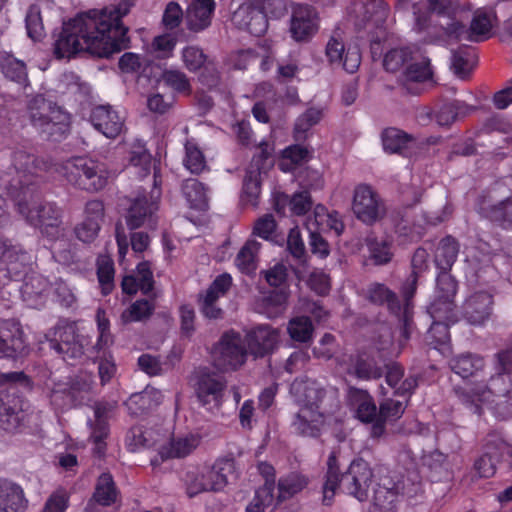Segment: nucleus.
I'll use <instances>...</instances> for the list:
<instances>
[{
    "instance_id": "nucleus-1",
    "label": "nucleus",
    "mask_w": 512,
    "mask_h": 512,
    "mask_svg": "<svg viewBox=\"0 0 512 512\" xmlns=\"http://www.w3.org/2000/svg\"><path fill=\"white\" fill-rule=\"evenodd\" d=\"M130 0L90 9L64 22L54 42L57 59L71 58L87 52L98 58H109L129 47L128 28L122 19L132 7Z\"/></svg>"
},
{
    "instance_id": "nucleus-2",
    "label": "nucleus",
    "mask_w": 512,
    "mask_h": 512,
    "mask_svg": "<svg viewBox=\"0 0 512 512\" xmlns=\"http://www.w3.org/2000/svg\"><path fill=\"white\" fill-rule=\"evenodd\" d=\"M13 170L17 179L5 186L6 193L15 202V206L25 221L50 239H57L62 225V209L55 203L40 201L41 172L46 171L48 163L34 154L17 150L12 155Z\"/></svg>"
},
{
    "instance_id": "nucleus-3",
    "label": "nucleus",
    "mask_w": 512,
    "mask_h": 512,
    "mask_svg": "<svg viewBox=\"0 0 512 512\" xmlns=\"http://www.w3.org/2000/svg\"><path fill=\"white\" fill-rule=\"evenodd\" d=\"M426 10L424 4L415 6L417 18L414 32L424 43L445 45L457 40L479 43L492 37V17L482 9L475 11L469 27L457 18V13L446 18L443 26L435 25L430 21Z\"/></svg>"
},
{
    "instance_id": "nucleus-4",
    "label": "nucleus",
    "mask_w": 512,
    "mask_h": 512,
    "mask_svg": "<svg viewBox=\"0 0 512 512\" xmlns=\"http://www.w3.org/2000/svg\"><path fill=\"white\" fill-rule=\"evenodd\" d=\"M373 477L372 469L367 461L362 458L354 459L348 469L340 472L338 458L335 452L330 453L327 459V471L322 486V504L332 505L337 489L340 485L349 495L359 501L368 499V490Z\"/></svg>"
},
{
    "instance_id": "nucleus-5",
    "label": "nucleus",
    "mask_w": 512,
    "mask_h": 512,
    "mask_svg": "<svg viewBox=\"0 0 512 512\" xmlns=\"http://www.w3.org/2000/svg\"><path fill=\"white\" fill-rule=\"evenodd\" d=\"M63 174L74 188L89 193L103 190L110 178L106 163L87 156L67 160L63 165Z\"/></svg>"
},
{
    "instance_id": "nucleus-6",
    "label": "nucleus",
    "mask_w": 512,
    "mask_h": 512,
    "mask_svg": "<svg viewBox=\"0 0 512 512\" xmlns=\"http://www.w3.org/2000/svg\"><path fill=\"white\" fill-rule=\"evenodd\" d=\"M28 110L32 125L50 137H62L70 131L71 115L43 95L34 96Z\"/></svg>"
},
{
    "instance_id": "nucleus-7",
    "label": "nucleus",
    "mask_w": 512,
    "mask_h": 512,
    "mask_svg": "<svg viewBox=\"0 0 512 512\" xmlns=\"http://www.w3.org/2000/svg\"><path fill=\"white\" fill-rule=\"evenodd\" d=\"M45 336L50 349L66 362L79 359L84 354L83 343L77 334L76 324L73 322L60 320Z\"/></svg>"
},
{
    "instance_id": "nucleus-8",
    "label": "nucleus",
    "mask_w": 512,
    "mask_h": 512,
    "mask_svg": "<svg viewBox=\"0 0 512 512\" xmlns=\"http://www.w3.org/2000/svg\"><path fill=\"white\" fill-rule=\"evenodd\" d=\"M24 420V399L16 385L0 389V427L16 431Z\"/></svg>"
},
{
    "instance_id": "nucleus-9",
    "label": "nucleus",
    "mask_w": 512,
    "mask_h": 512,
    "mask_svg": "<svg viewBox=\"0 0 512 512\" xmlns=\"http://www.w3.org/2000/svg\"><path fill=\"white\" fill-rule=\"evenodd\" d=\"M319 30L317 10L308 4H298L292 10L289 33L298 43L309 42Z\"/></svg>"
},
{
    "instance_id": "nucleus-10",
    "label": "nucleus",
    "mask_w": 512,
    "mask_h": 512,
    "mask_svg": "<svg viewBox=\"0 0 512 512\" xmlns=\"http://www.w3.org/2000/svg\"><path fill=\"white\" fill-rule=\"evenodd\" d=\"M27 342L22 326L14 319H0V359L16 360L23 356Z\"/></svg>"
},
{
    "instance_id": "nucleus-11",
    "label": "nucleus",
    "mask_w": 512,
    "mask_h": 512,
    "mask_svg": "<svg viewBox=\"0 0 512 512\" xmlns=\"http://www.w3.org/2000/svg\"><path fill=\"white\" fill-rule=\"evenodd\" d=\"M88 121L97 132L108 139L117 138L125 127L124 117L110 104L93 106Z\"/></svg>"
},
{
    "instance_id": "nucleus-12",
    "label": "nucleus",
    "mask_w": 512,
    "mask_h": 512,
    "mask_svg": "<svg viewBox=\"0 0 512 512\" xmlns=\"http://www.w3.org/2000/svg\"><path fill=\"white\" fill-rule=\"evenodd\" d=\"M352 210L361 222L372 225L383 213L381 199L369 185H359L355 188Z\"/></svg>"
},
{
    "instance_id": "nucleus-13",
    "label": "nucleus",
    "mask_w": 512,
    "mask_h": 512,
    "mask_svg": "<svg viewBox=\"0 0 512 512\" xmlns=\"http://www.w3.org/2000/svg\"><path fill=\"white\" fill-rule=\"evenodd\" d=\"M458 0H397L396 9L408 11L412 10L414 22L412 30L416 24L417 15L415 13V6L424 4L430 21L435 25L443 26L446 23V18L451 17L452 14L458 13Z\"/></svg>"
},
{
    "instance_id": "nucleus-14",
    "label": "nucleus",
    "mask_w": 512,
    "mask_h": 512,
    "mask_svg": "<svg viewBox=\"0 0 512 512\" xmlns=\"http://www.w3.org/2000/svg\"><path fill=\"white\" fill-rule=\"evenodd\" d=\"M104 216L105 206L102 200L87 201L84 206L83 220L75 227L77 239L84 243H92L98 237Z\"/></svg>"
},
{
    "instance_id": "nucleus-15",
    "label": "nucleus",
    "mask_w": 512,
    "mask_h": 512,
    "mask_svg": "<svg viewBox=\"0 0 512 512\" xmlns=\"http://www.w3.org/2000/svg\"><path fill=\"white\" fill-rule=\"evenodd\" d=\"M112 405L108 402H96L93 407L94 420L88 419L90 428V439L95 445L94 454L99 457L105 455L107 449L106 439L110 434L109 413Z\"/></svg>"
},
{
    "instance_id": "nucleus-16",
    "label": "nucleus",
    "mask_w": 512,
    "mask_h": 512,
    "mask_svg": "<svg viewBox=\"0 0 512 512\" xmlns=\"http://www.w3.org/2000/svg\"><path fill=\"white\" fill-rule=\"evenodd\" d=\"M326 422V415L318 409L300 407L293 416L291 431L300 437L318 438Z\"/></svg>"
},
{
    "instance_id": "nucleus-17",
    "label": "nucleus",
    "mask_w": 512,
    "mask_h": 512,
    "mask_svg": "<svg viewBox=\"0 0 512 512\" xmlns=\"http://www.w3.org/2000/svg\"><path fill=\"white\" fill-rule=\"evenodd\" d=\"M221 365L225 369L235 370L242 366L247 359V349L243 345L241 335L234 330L225 332L220 339Z\"/></svg>"
},
{
    "instance_id": "nucleus-18",
    "label": "nucleus",
    "mask_w": 512,
    "mask_h": 512,
    "mask_svg": "<svg viewBox=\"0 0 512 512\" xmlns=\"http://www.w3.org/2000/svg\"><path fill=\"white\" fill-rule=\"evenodd\" d=\"M419 276L410 273L406 281L402 284L401 294L403 297V305H401L400 313V346H403L411 338L414 330L413 323V303L412 300L417 291Z\"/></svg>"
},
{
    "instance_id": "nucleus-19",
    "label": "nucleus",
    "mask_w": 512,
    "mask_h": 512,
    "mask_svg": "<svg viewBox=\"0 0 512 512\" xmlns=\"http://www.w3.org/2000/svg\"><path fill=\"white\" fill-rule=\"evenodd\" d=\"M290 393L300 407L320 410L326 390L316 380L305 377L292 382Z\"/></svg>"
},
{
    "instance_id": "nucleus-20",
    "label": "nucleus",
    "mask_w": 512,
    "mask_h": 512,
    "mask_svg": "<svg viewBox=\"0 0 512 512\" xmlns=\"http://www.w3.org/2000/svg\"><path fill=\"white\" fill-rule=\"evenodd\" d=\"M279 333L269 325H259L246 335L248 351L255 358L271 354L277 346Z\"/></svg>"
},
{
    "instance_id": "nucleus-21",
    "label": "nucleus",
    "mask_w": 512,
    "mask_h": 512,
    "mask_svg": "<svg viewBox=\"0 0 512 512\" xmlns=\"http://www.w3.org/2000/svg\"><path fill=\"white\" fill-rule=\"evenodd\" d=\"M202 471L207 491L220 492L236 473V462L233 458H218L211 466H204Z\"/></svg>"
},
{
    "instance_id": "nucleus-22",
    "label": "nucleus",
    "mask_w": 512,
    "mask_h": 512,
    "mask_svg": "<svg viewBox=\"0 0 512 512\" xmlns=\"http://www.w3.org/2000/svg\"><path fill=\"white\" fill-rule=\"evenodd\" d=\"M226 382L216 374H202L197 382L196 395L203 406L219 408L223 401Z\"/></svg>"
},
{
    "instance_id": "nucleus-23",
    "label": "nucleus",
    "mask_w": 512,
    "mask_h": 512,
    "mask_svg": "<svg viewBox=\"0 0 512 512\" xmlns=\"http://www.w3.org/2000/svg\"><path fill=\"white\" fill-rule=\"evenodd\" d=\"M493 296L485 291L472 294L464 303L462 315L471 325H482L492 313Z\"/></svg>"
},
{
    "instance_id": "nucleus-24",
    "label": "nucleus",
    "mask_w": 512,
    "mask_h": 512,
    "mask_svg": "<svg viewBox=\"0 0 512 512\" xmlns=\"http://www.w3.org/2000/svg\"><path fill=\"white\" fill-rule=\"evenodd\" d=\"M199 443V437L193 434L173 437L167 444L160 447L158 457L151 459L150 464L152 467H156L168 459L184 458L191 454L198 447Z\"/></svg>"
},
{
    "instance_id": "nucleus-25",
    "label": "nucleus",
    "mask_w": 512,
    "mask_h": 512,
    "mask_svg": "<svg viewBox=\"0 0 512 512\" xmlns=\"http://www.w3.org/2000/svg\"><path fill=\"white\" fill-rule=\"evenodd\" d=\"M158 201L152 196L139 195L131 200L125 216L130 230L142 227L158 210Z\"/></svg>"
},
{
    "instance_id": "nucleus-26",
    "label": "nucleus",
    "mask_w": 512,
    "mask_h": 512,
    "mask_svg": "<svg viewBox=\"0 0 512 512\" xmlns=\"http://www.w3.org/2000/svg\"><path fill=\"white\" fill-rule=\"evenodd\" d=\"M216 9L215 0H192L185 13L188 30L198 33L207 29Z\"/></svg>"
},
{
    "instance_id": "nucleus-27",
    "label": "nucleus",
    "mask_w": 512,
    "mask_h": 512,
    "mask_svg": "<svg viewBox=\"0 0 512 512\" xmlns=\"http://www.w3.org/2000/svg\"><path fill=\"white\" fill-rule=\"evenodd\" d=\"M383 149L389 154L410 157L416 146L413 135L395 127L385 128L381 133Z\"/></svg>"
},
{
    "instance_id": "nucleus-28",
    "label": "nucleus",
    "mask_w": 512,
    "mask_h": 512,
    "mask_svg": "<svg viewBox=\"0 0 512 512\" xmlns=\"http://www.w3.org/2000/svg\"><path fill=\"white\" fill-rule=\"evenodd\" d=\"M478 212L499 227L512 230V195L496 203L483 198L478 204Z\"/></svg>"
},
{
    "instance_id": "nucleus-29",
    "label": "nucleus",
    "mask_w": 512,
    "mask_h": 512,
    "mask_svg": "<svg viewBox=\"0 0 512 512\" xmlns=\"http://www.w3.org/2000/svg\"><path fill=\"white\" fill-rule=\"evenodd\" d=\"M28 500L22 487L5 478H0V512H25Z\"/></svg>"
},
{
    "instance_id": "nucleus-30",
    "label": "nucleus",
    "mask_w": 512,
    "mask_h": 512,
    "mask_svg": "<svg viewBox=\"0 0 512 512\" xmlns=\"http://www.w3.org/2000/svg\"><path fill=\"white\" fill-rule=\"evenodd\" d=\"M348 401L356 407V417L363 423L374 425L378 419V410L373 397L368 391L356 387H349Z\"/></svg>"
},
{
    "instance_id": "nucleus-31",
    "label": "nucleus",
    "mask_w": 512,
    "mask_h": 512,
    "mask_svg": "<svg viewBox=\"0 0 512 512\" xmlns=\"http://www.w3.org/2000/svg\"><path fill=\"white\" fill-rule=\"evenodd\" d=\"M248 6H239L232 15L233 24L240 30L247 31L253 36L259 37L266 33L268 29V20L266 14H263L259 4L255 7L254 14L251 16V22H245L249 14Z\"/></svg>"
},
{
    "instance_id": "nucleus-32",
    "label": "nucleus",
    "mask_w": 512,
    "mask_h": 512,
    "mask_svg": "<svg viewBox=\"0 0 512 512\" xmlns=\"http://www.w3.org/2000/svg\"><path fill=\"white\" fill-rule=\"evenodd\" d=\"M407 402L395 400L393 398L384 399L378 410V419L371 426L370 434L373 438H380L386 431L387 421H396L403 415Z\"/></svg>"
},
{
    "instance_id": "nucleus-33",
    "label": "nucleus",
    "mask_w": 512,
    "mask_h": 512,
    "mask_svg": "<svg viewBox=\"0 0 512 512\" xmlns=\"http://www.w3.org/2000/svg\"><path fill=\"white\" fill-rule=\"evenodd\" d=\"M118 495L113 476L109 472H104L98 477L94 492L88 500V510L94 512L96 502L102 507H109L117 501Z\"/></svg>"
},
{
    "instance_id": "nucleus-34",
    "label": "nucleus",
    "mask_w": 512,
    "mask_h": 512,
    "mask_svg": "<svg viewBox=\"0 0 512 512\" xmlns=\"http://www.w3.org/2000/svg\"><path fill=\"white\" fill-rule=\"evenodd\" d=\"M163 401V394L160 390L146 387L139 393L132 394L126 402L129 414L142 416L158 407Z\"/></svg>"
},
{
    "instance_id": "nucleus-35",
    "label": "nucleus",
    "mask_w": 512,
    "mask_h": 512,
    "mask_svg": "<svg viewBox=\"0 0 512 512\" xmlns=\"http://www.w3.org/2000/svg\"><path fill=\"white\" fill-rule=\"evenodd\" d=\"M367 299L372 304L387 306L390 313L400 316L401 302L397 294L383 283L374 282L367 288Z\"/></svg>"
},
{
    "instance_id": "nucleus-36",
    "label": "nucleus",
    "mask_w": 512,
    "mask_h": 512,
    "mask_svg": "<svg viewBox=\"0 0 512 512\" xmlns=\"http://www.w3.org/2000/svg\"><path fill=\"white\" fill-rule=\"evenodd\" d=\"M399 491L397 484L390 477H383L373 491V504L380 511H392L396 507Z\"/></svg>"
},
{
    "instance_id": "nucleus-37",
    "label": "nucleus",
    "mask_w": 512,
    "mask_h": 512,
    "mask_svg": "<svg viewBox=\"0 0 512 512\" xmlns=\"http://www.w3.org/2000/svg\"><path fill=\"white\" fill-rule=\"evenodd\" d=\"M262 244L255 239H248L237 253L234 264L245 275L256 273L259 263V252Z\"/></svg>"
},
{
    "instance_id": "nucleus-38",
    "label": "nucleus",
    "mask_w": 512,
    "mask_h": 512,
    "mask_svg": "<svg viewBox=\"0 0 512 512\" xmlns=\"http://www.w3.org/2000/svg\"><path fill=\"white\" fill-rule=\"evenodd\" d=\"M449 365L455 374L467 379L476 377L483 370L485 360L478 354L467 352L454 356Z\"/></svg>"
},
{
    "instance_id": "nucleus-39",
    "label": "nucleus",
    "mask_w": 512,
    "mask_h": 512,
    "mask_svg": "<svg viewBox=\"0 0 512 512\" xmlns=\"http://www.w3.org/2000/svg\"><path fill=\"white\" fill-rule=\"evenodd\" d=\"M433 71L430 59L417 48L413 60L409 61L403 70V78L407 82L423 83L431 80Z\"/></svg>"
},
{
    "instance_id": "nucleus-40",
    "label": "nucleus",
    "mask_w": 512,
    "mask_h": 512,
    "mask_svg": "<svg viewBox=\"0 0 512 512\" xmlns=\"http://www.w3.org/2000/svg\"><path fill=\"white\" fill-rule=\"evenodd\" d=\"M146 297L137 299L121 313L120 319L123 324L142 322L151 318L156 309V295L150 294Z\"/></svg>"
},
{
    "instance_id": "nucleus-41",
    "label": "nucleus",
    "mask_w": 512,
    "mask_h": 512,
    "mask_svg": "<svg viewBox=\"0 0 512 512\" xmlns=\"http://www.w3.org/2000/svg\"><path fill=\"white\" fill-rule=\"evenodd\" d=\"M459 253L458 241L448 235L440 240L436 253L435 264L439 271H450Z\"/></svg>"
},
{
    "instance_id": "nucleus-42",
    "label": "nucleus",
    "mask_w": 512,
    "mask_h": 512,
    "mask_svg": "<svg viewBox=\"0 0 512 512\" xmlns=\"http://www.w3.org/2000/svg\"><path fill=\"white\" fill-rule=\"evenodd\" d=\"M473 108L463 101L453 100L442 104L434 113L435 121L439 126L449 127L459 118L470 113Z\"/></svg>"
},
{
    "instance_id": "nucleus-43",
    "label": "nucleus",
    "mask_w": 512,
    "mask_h": 512,
    "mask_svg": "<svg viewBox=\"0 0 512 512\" xmlns=\"http://www.w3.org/2000/svg\"><path fill=\"white\" fill-rule=\"evenodd\" d=\"M476 63L477 53L471 46H461L452 54V68L460 79L468 78Z\"/></svg>"
},
{
    "instance_id": "nucleus-44",
    "label": "nucleus",
    "mask_w": 512,
    "mask_h": 512,
    "mask_svg": "<svg viewBox=\"0 0 512 512\" xmlns=\"http://www.w3.org/2000/svg\"><path fill=\"white\" fill-rule=\"evenodd\" d=\"M355 376L362 380L379 379L384 369L380 362L371 353H359L353 365Z\"/></svg>"
},
{
    "instance_id": "nucleus-45",
    "label": "nucleus",
    "mask_w": 512,
    "mask_h": 512,
    "mask_svg": "<svg viewBox=\"0 0 512 512\" xmlns=\"http://www.w3.org/2000/svg\"><path fill=\"white\" fill-rule=\"evenodd\" d=\"M261 194V174L257 169H247L243 180L241 202L256 207Z\"/></svg>"
},
{
    "instance_id": "nucleus-46",
    "label": "nucleus",
    "mask_w": 512,
    "mask_h": 512,
    "mask_svg": "<svg viewBox=\"0 0 512 512\" xmlns=\"http://www.w3.org/2000/svg\"><path fill=\"white\" fill-rule=\"evenodd\" d=\"M308 485V479L299 473H290L278 481L276 504L292 498Z\"/></svg>"
},
{
    "instance_id": "nucleus-47",
    "label": "nucleus",
    "mask_w": 512,
    "mask_h": 512,
    "mask_svg": "<svg viewBox=\"0 0 512 512\" xmlns=\"http://www.w3.org/2000/svg\"><path fill=\"white\" fill-rule=\"evenodd\" d=\"M96 267V274L101 288V294L103 296H108L114 289V261L108 255H99L96 261Z\"/></svg>"
},
{
    "instance_id": "nucleus-48",
    "label": "nucleus",
    "mask_w": 512,
    "mask_h": 512,
    "mask_svg": "<svg viewBox=\"0 0 512 512\" xmlns=\"http://www.w3.org/2000/svg\"><path fill=\"white\" fill-rule=\"evenodd\" d=\"M310 158L311 152L307 147L300 144H293L286 147L281 152V160L278 165L281 171L290 172L297 165L309 161Z\"/></svg>"
},
{
    "instance_id": "nucleus-49",
    "label": "nucleus",
    "mask_w": 512,
    "mask_h": 512,
    "mask_svg": "<svg viewBox=\"0 0 512 512\" xmlns=\"http://www.w3.org/2000/svg\"><path fill=\"white\" fill-rule=\"evenodd\" d=\"M416 47L404 46L389 50L383 59V67L388 72H397L405 69L408 62L413 60Z\"/></svg>"
},
{
    "instance_id": "nucleus-50",
    "label": "nucleus",
    "mask_w": 512,
    "mask_h": 512,
    "mask_svg": "<svg viewBox=\"0 0 512 512\" xmlns=\"http://www.w3.org/2000/svg\"><path fill=\"white\" fill-rule=\"evenodd\" d=\"M361 9L364 12L363 25L357 23L356 25L366 28L370 23L374 26L379 27L382 25L389 14V5L383 0H374L361 5Z\"/></svg>"
},
{
    "instance_id": "nucleus-51",
    "label": "nucleus",
    "mask_w": 512,
    "mask_h": 512,
    "mask_svg": "<svg viewBox=\"0 0 512 512\" xmlns=\"http://www.w3.org/2000/svg\"><path fill=\"white\" fill-rule=\"evenodd\" d=\"M183 194L193 209L205 210L208 206L207 189L197 179H189L185 182Z\"/></svg>"
},
{
    "instance_id": "nucleus-52",
    "label": "nucleus",
    "mask_w": 512,
    "mask_h": 512,
    "mask_svg": "<svg viewBox=\"0 0 512 512\" xmlns=\"http://www.w3.org/2000/svg\"><path fill=\"white\" fill-rule=\"evenodd\" d=\"M0 68L7 79L18 84H26L28 82L26 64L22 60L12 55H7L1 60Z\"/></svg>"
},
{
    "instance_id": "nucleus-53",
    "label": "nucleus",
    "mask_w": 512,
    "mask_h": 512,
    "mask_svg": "<svg viewBox=\"0 0 512 512\" xmlns=\"http://www.w3.org/2000/svg\"><path fill=\"white\" fill-rule=\"evenodd\" d=\"M322 118L321 110L311 107L302 113L295 122L293 137L296 141H304L307 139L308 132Z\"/></svg>"
},
{
    "instance_id": "nucleus-54",
    "label": "nucleus",
    "mask_w": 512,
    "mask_h": 512,
    "mask_svg": "<svg viewBox=\"0 0 512 512\" xmlns=\"http://www.w3.org/2000/svg\"><path fill=\"white\" fill-rule=\"evenodd\" d=\"M287 331L292 340L306 343L312 339L314 327L310 317L297 316L290 319Z\"/></svg>"
},
{
    "instance_id": "nucleus-55",
    "label": "nucleus",
    "mask_w": 512,
    "mask_h": 512,
    "mask_svg": "<svg viewBox=\"0 0 512 512\" xmlns=\"http://www.w3.org/2000/svg\"><path fill=\"white\" fill-rule=\"evenodd\" d=\"M427 312L432 321L456 322L454 301L434 296V300L427 307Z\"/></svg>"
},
{
    "instance_id": "nucleus-56",
    "label": "nucleus",
    "mask_w": 512,
    "mask_h": 512,
    "mask_svg": "<svg viewBox=\"0 0 512 512\" xmlns=\"http://www.w3.org/2000/svg\"><path fill=\"white\" fill-rule=\"evenodd\" d=\"M512 394V381L510 376L496 373L492 375L485 385V390L479 394V400L483 402L484 394L490 398Z\"/></svg>"
},
{
    "instance_id": "nucleus-57",
    "label": "nucleus",
    "mask_w": 512,
    "mask_h": 512,
    "mask_svg": "<svg viewBox=\"0 0 512 512\" xmlns=\"http://www.w3.org/2000/svg\"><path fill=\"white\" fill-rule=\"evenodd\" d=\"M369 258L375 265H386L393 258L392 243L378 238H369L367 240Z\"/></svg>"
},
{
    "instance_id": "nucleus-58",
    "label": "nucleus",
    "mask_w": 512,
    "mask_h": 512,
    "mask_svg": "<svg viewBox=\"0 0 512 512\" xmlns=\"http://www.w3.org/2000/svg\"><path fill=\"white\" fill-rule=\"evenodd\" d=\"M455 322L448 321H432V324L425 336L427 345L434 349H440V347L447 345L450 342L449 328L451 324Z\"/></svg>"
},
{
    "instance_id": "nucleus-59",
    "label": "nucleus",
    "mask_w": 512,
    "mask_h": 512,
    "mask_svg": "<svg viewBox=\"0 0 512 512\" xmlns=\"http://www.w3.org/2000/svg\"><path fill=\"white\" fill-rule=\"evenodd\" d=\"M183 164L188 171L196 175L207 168L206 159L202 150L193 141H187L185 144Z\"/></svg>"
},
{
    "instance_id": "nucleus-60",
    "label": "nucleus",
    "mask_w": 512,
    "mask_h": 512,
    "mask_svg": "<svg viewBox=\"0 0 512 512\" xmlns=\"http://www.w3.org/2000/svg\"><path fill=\"white\" fill-rule=\"evenodd\" d=\"M162 81L176 93L190 95L192 92V86L187 75L178 69L164 70L162 73Z\"/></svg>"
},
{
    "instance_id": "nucleus-61",
    "label": "nucleus",
    "mask_w": 512,
    "mask_h": 512,
    "mask_svg": "<svg viewBox=\"0 0 512 512\" xmlns=\"http://www.w3.org/2000/svg\"><path fill=\"white\" fill-rule=\"evenodd\" d=\"M274 502L273 483L268 482L255 491L252 501L246 507V512H264Z\"/></svg>"
},
{
    "instance_id": "nucleus-62",
    "label": "nucleus",
    "mask_w": 512,
    "mask_h": 512,
    "mask_svg": "<svg viewBox=\"0 0 512 512\" xmlns=\"http://www.w3.org/2000/svg\"><path fill=\"white\" fill-rule=\"evenodd\" d=\"M27 35L33 41H41L45 36V29L42 21L39 6L31 5L25 18Z\"/></svg>"
},
{
    "instance_id": "nucleus-63",
    "label": "nucleus",
    "mask_w": 512,
    "mask_h": 512,
    "mask_svg": "<svg viewBox=\"0 0 512 512\" xmlns=\"http://www.w3.org/2000/svg\"><path fill=\"white\" fill-rule=\"evenodd\" d=\"M96 323L98 330L97 342L94 346L97 352L108 349L113 344V335L110 332V320L106 315V311L98 308L96 312Z\"/></svg>"
},
{
    "instance_id": "nucleus-64",
    "label": "nucleus",
    "mask_w": 512,
    "mask_h": 512,
    "mask_svg": "<svg viewBox=\"0 0 512 512\" xmlns=\"http://www.w3.org/2000/svg\"><path fill=\"white\" fill-rule=\"evenodd\" d=\"M129 163L137 169L136 173L142 179L150 174L152 157L144 146H138L130 151Z\"/></svg>"
}]
</instances>
